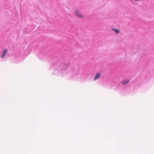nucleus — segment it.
Segmentation results:
<instances>
[{
    "label": "nucleus",
    "instance_id": "obj_2",
    "mask_svg": "<svg viewBox=\"0 0 154 154\" xmlns=\"http://www.w3.org/2000/svg\"><path fill=\"white\" fill-rule=\"evenodd\" d=\"M129 82V79L125 80L121 82V83L124 85H127Z\"/></svg>",
    "mask_w": 154,
    "mask_h": 154
},
{
    "label": "nucleus",
    "instance_id": "obj_4",
    "mask_svg": "<svg viewBox=\"0 0 154 154\" xmlns=\"http://www.w3.org/2000/svg\"><path fill=\"white\" fill-rule=\"evenodd\" d=\"M100 74L99 73H97L96 75L94 77V80H95L98 79L100 78Z\"/></svg>",
    "mask_w": 154,
    "mask_h": 154
},
{
    "label": "nucleus",
    "instance_id": "obj_1",
    "mask_svg": "<svg viewBox=\"0 0 154 154\" xmlns=\"http://www.w3.org/2000/svg\"><path fill=\"white\" fill-rule=\"evenodd\" d=\"M75 14L78 17L80 18H82L84 17L82 15L78 10H76L75 11Z\"/></svg>",
    "mask_w": 154,
    "mask_h": 154
},
{
    "label": "nucleus",
    "instance_id": "obj_5",
    "mask_svg": "<svg viewBox=\"0 0 154 154\" xmlns=\"http://www.w3.org/2000/svg\"><path fill=\"white\" fill-rule=\"evenodd\" d=\"M112 29L117 33H119V32L120 31L119 29L114 28H112Z\"/></svg>",
    "mask_w": 154,
    "mask_h": 154
},
{
    "label": "nucleus",
    "instance_id": "obj_3",
    "mask_svg": "<svg viewBox=\"0 0 154 154\" xmlns=\"http://www.w3.org/2000/svg\"><path fill=\"white\" fill-rule=\"evenodd\" d=\"M8 51V50L7 49H5L4 50L3 52L2 53V58H3L5 55V54L7 53V52Z\"/></svg>",
    "mask_w": 154,
    "mask_h": 154
}]
</instances>
